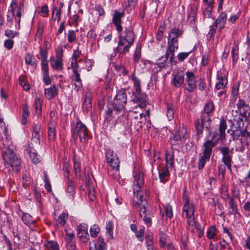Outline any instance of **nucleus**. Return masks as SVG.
Returning <instances> with one entry per match:
<instances>
[{
  "mask_svg": "<svg viewBox=\"0 0 250 250\" xmlns=\"http://www.w3.org/2000/svg\"><path fill=\"white\" fill-rule=\"evenodd\" d=\"M169 56L170 59L169 61L171 62L173 60L174 58L172 59H171V55L170 54H167V51L166 52L165 56H162L161 58H160L159 59V61H160L159 62L157 63L158 66L160 68H163L166 65V62L168 60V58Z\"/></svg>",
  "mask_w": 250,
  "mask_h": 250,
  "instance_id": "obj_34",
  "label": "nucleus"
},
{
  "mask_svg": "<svg viewBox=\"0 0 250 250\" xmlns=\"http://www.w3.org/2000/svg\"><path fill=\"white\" fill-rule=\"evenodd\" d=\"M106 158L108 164L113 169L118 170L119 169L120 162L117 155L112 149H109L106 152Z\"/></svg>",
  "mask_w": 250,
  "mask_h": 250,
  "instance_id": "obj_14",
  "label": "nucleus"
},
{
  "mask_svg": "<svg viewBox=\"0 0 250 250\" xmlns=\"http://www.w3.org/2000/svg\"><path fill=\"white\" fill-rule=\"evenodd\" d=\"M40 127L38 125H34L33 126V132L30 142L28 144V148H33L39 146L40 139L39 132Z\"/></svg>",
  "mask_w": 250,
  "mask_h": 250,
  "instance_id": "obj_16",
  "label": "nucleus"
},
{
  "mask_svg": "<svg viewBox=\"0 0 250 250\" xmlns=\"http://www.w3.org/2000/svg\"><path fill=\"white\" fill-rule=\"evenodd\" d=\"M188 135L186 128L179 126L178 130L172 134L169 139V143L172 149H177L178 147L183 145Z\"/></svg>",
  "mask_w": 250,
  "mask_h": 250,
  "instance_id": "obj_6",
  "label": "nucleus"
},
{
  "mask_svg": "<svg viewBox=\"0 0 250 250\" xmlns=\"http://www.w3.org/2000/svg\"><path fill=\"white\" fill-rule=\"evenodd\" d=\"M77 236L83 242H86L88 240L89 234L88 233V226L86 224H80L77 227Z\"/></svg>",
  "mask_w": 250,
  "mask_h": 250,
  "instance_id": "obj_20",
  "label": "nucleus"
},
{
  "mask_svg": "<svg viewBox=\"0 0 250 250\" xmlns=\"http://www.w3.org/2000/svg\"><path fill=\"white\" fill-rule=\"evenodd\" d=\"M22 107V115L21 119V123L23 125H25L27 123V117L29 116V112L28 110L27 105L25 104H23Z\"/></svg>",
  "mask_w": 250,
  "mask_h": 250,
  "instance_id": "obj_36",
  "label": "nucleus"
},
{
  "mask_svg": "<svg viewBox=\"0 0 250 250\" xmlns=\"http://www.w3.org/2000/svg\"><path fill=\"white\" fill-rule=\"evenodd\" d=\"M229 205L232 210V212L230 211L229 212V214H236L237 212L236 205L234 199L232 198H229Z\"/></svg>",
  "mask_w": 250,
  "mask_h": 250,
  "instance_id": "obj_49",
  "label": "nucleus"
},
{
  "mask_svg": "<svg viewBox=\"0 0 250 250\" xmlns=\"http://www.w3.org/2000/svg\"><path fill=\"white\" fill-rule=\"evenodd\" d=\"M67 218V215L66 213H62L58 217V222L61 224L64 225Z\"/></svg>",
  "mask_w": 250,
  "mask_h": 250,
  "instance_id": "obj_59",
  "label": "nucleus"
},
{
  "mask_svg": "<svg viewBox=\"0 0 250 250\" xmlns=\"http://www.w3.org/2000/svg\"><path fill=\"white\" fill-rule=\"evenodd\" d=\"M89 250H105L106 244L104 243V239L99 237L96 242H94L93 246H91V244H89Z\"/></svg>",
  "mask_w": 250,
  "mask_h": 250,
  "instance_id": "obj_23",
  "label": "nucleus"
},
{
  "mask_svg": "<svg viewBox=\"0 0 250 250\" xmlns=\"http://www.w3.org/2000/svg\"><path fill=\"white\" fill-rule=\"evenodd\" d=\"M21 219L23 223L27 226L35 223V221L33 220L32 217L29 214L26 213L22 214Z\"/></svg>",
  "mask_w": 250,
  "mask_h": 250,
  "instance_id": "obj_35",
  "label": "nucleus"
},
{
  "mask_svg": "<svg viewBox=\"0 0 250 250\" xmlns=\"http://www.w3.org/2000/svg\"><path fill=\"white\" fill-rule=\"evenodd\" d=\"M17 2L13 1L10 5L11 9L8 11L7 19L8 21H11L14 17V9L18 7Z\"/></svg>",
  "mask_w": 250,
  "mask_h": 250,
  "instance_id": "obj_32",
  "label": "nucleus"
},
{
  "mask_svg": "<svg viewBox=\"0 0 250 250\" xmlns=\"http://www.w3.org/2000/svg\"><path fill=\"white\" fill-rule=\"evenodd\" d=\"M183 31L174 27L170 29L167 37V54L171 55V59L174 58V52L179 48L178 39L182 36Z\"/></svg>",
  "mask_w": 250,
  "mask_h": 250,
  "instance_id": "obj_5",
  "label": "nucleus"
},
{
  "mask_svg": "<svg viewBox=\"0 0 250 250\" xmlns=\"http://www.w3.org/2000/svg\"><path fill=\"white\" fill-rule=\"evenodd\" d=\"M35 108L36 113L38 115H40L42 113V101L39 98H36L35 101Z\"/></svg>",
  "mask_w": 250,
  "mask_h": 250,
  "instance_id": "obj_44",
  "label": "nucleus"
},
{
  "mask_svg": "<svg viewBox=\"0 0 250 250\" xmlns=\"http://www.w3.org/2000/svg\"><path fill=\"white\" fill-rule=\"evenodd\" d=\"M111 107H108V109L106 111V115L105 116V120L109 122L111 120V116L112 114L113 111L115 112L114 110V107L112 106V104H111Z\"/></svg>",
  "mask_w": 250,
  "mask_h": 250,
  "instance_id": "obj_51",
  "label": "nucleus"
},
{
  "mask_svg": "<svg viewBox=\"0 0 250 250\" xmlns=\"http://www.w3.org/2000/svg\"><path fill=\"white\" fill-rule=\"evenodd\" d=\"M72 136L76 140L79 138L82 143H86L89 138L88 129L86 126L81 122H78L76 126L72 129Z\"/></svg>",
  "mask_w": 250,
  "mask_h": 250,
  "instance_id": "obj_9",
  "label": "nucleus"
},
{
  "mask_svg": "<svg viewBox=\"0 0 250 250\" xmlns=\"http://www.w3.org/2000/svg\"><path fill=\"white\" fill-rule=\"evenodd\" d=\"M174 109L173 107L170 105H168L167 106L166 115L169 121H171L173 119L174 116Z\"/></svg>",
  "mask_w": 250,
  "mask_h": 250,
  "instance_id": "obj_46",
  "label": "nucleus"
},
{
  "mask_svg": "<svg viewBox=\"0 0 250 250\" xmlns=\"http://www.w3.org/2000/svg\"><path fill=\"white\" fill-rule=\"evenodd\" d=\"M242 133L243 132L241 130H236L233 131L231 134L233 139H238L240 135H241V137H242Z\"/></svg>",
  "mask_w": 250,
  "mask_h": 250,
  "instance_id": "obj_64",
  "label": "nucleus"
},
{
  "mask_svg": "<svg viewBox=\"0 0 250 250\" xmlns=\"http://www.w3.org/2000/svg\"><path fill=\"white\" fill-rule=\"evenodd\" d=\"M44 187L48 192L51 191V186L46 173H44Z\"/></svg>",
  "mask_w": 250,
  "mask_h": 250,
  "instance_id": "obj_50",
  "label": "nucleus"
},
{
  "mask_svg": "<svg viewBox=\"0 0 250 250\" xmlns=\"http://www.w3.org/2000/svg\"><path fill=\"white\" fill-rule=\"evenodd\" d=\"M166 167L172 168L174 163V154L173 151H167L165 156Z\"/></svg>",
  "mask_w": 250,
  "mask_h": 250,
  "instance_id": "obj_28",
  "label": "nucleus"
},
{
  "mask_svg": "<svg viewBox=\"0 0 250 250\" xmlns=\"http://www.w3.org/2000/svg\"><path fill=\"white\" fill-rule=\"evenodd\" d=\"M74 169L76 175L79 176L81 173V165L80 162L75 158H74Z\"/></svg>",
  "mask_w": 250,
  "mask_h": 250,
  "instance_id": "obj_45",
  "label": "nucleus"
},
{
  "mask_svg": "<svg viewBox=\"0 0 250 250\" xmlns=\"http://www.w3.org/2000/svg\"><path fill=\"white\" fill-rule=\"evenodd\" d=\"M134 96L132 99V102L137 103L140 108H145L147 103V97L146 94L142 93L141 92L133 93Z\"/></svg>",
  "mask_w": 250,
  "mask_h": 250,
  "instance_id": "obj_21",
  "label": "nucleus"
},
{
  "mask_svg": "<svg viewBox=\"0 0 250 250\" xmlns=\"http://www.w3.org/2000/svg\"><path fill=\"white\" fill-rule=\"evenodd\" d=\"M134 61L135 62H137L141 57V50L140 49L137 48L134 54Z\"/></svg>",
  "mask_w": 250,
  "mask_h": 250,
  "instance_id": "obj_63",
  "label": "nucleus"
},
{
  "mask_svg": "<svg viewBox=\"0 0 250 250\" xmlns=\"http://www.w3.org/2000/svg\"><path fill=\"white\" fill-rule=\"evenodd\" d=\"M50 65L54 69L62 70L63 68L62 60L55 59L52 57L50 58Z\"/></svg>",
  "mask_w": 250,
  "mask_h": 250,
  "instance_id": "obj_26",
  "label": "nucleus"
},
{
  "mask_svg": "<svg viewBox=\"0 0 250 250\" xmlns=\"http://www.w3.org/2000/svg\"><path fill=\"white\" fill-rule=\"evenodd\" d=\"M7 130L3 119L0 117V139L2 145V156L6 167L10 166L16 172L20 170L21 160L13 150L10 148V141L7 138Z\"/></svg>",
  "mask_w": 250,
  "mask_h": 250,
  "instance_id": "obj_1",
  "label": "nucleus"
},
{
  "mask_svg": "<svg viewBox=\"0 0 250 250\" xmlns=\"http://www.w3.org/2000/svg\"><path fill=\"white\" fill-rule=\"evenodd\" d=\"M146 245H147L148 250H153L152 238L149 236H148L146 238Z\"/></svg>",
  "mask_w": 250,
  "mask_h": 250,
  "instance_id": "obj_62",
  "label": "nucleus"
},
{
  "mask_svg": "<svg viewBox=\"0 0 250 250\" xmlns=\"http://www.w3.org/2000/svg\"><path fill=\"white\" fill-rule=\"evenodd\" d=\"M100 231V228L98 225L94 224L90 229V234L91 237H96Z\"/></svg>",
  "mask_w": 250,
  "mask_h": 250,
  "instance_id": "obj_43",
  "label": "nucleus"
},
{
  "mask_svg": "<svg viewBox=\"0 0 250 250\" xmlns=\"http://www.w3.org/2000/svg\"><path fill=\"white\" fill-rule=\"evenodd\" d=\"M186 82L188 84V87H186L185 89L189 92H192L197 87V81L196 80L195 76L193 72L191 71L186 72Z\"/></svg>",
  "mask_w": 250,
  "mask_h": 250,
  "instance_id": "obj_18",
  "label": "nucleus"
},
{
  "mask_svg": "<svg viewBox=\"0 0 250 250\" xmlns=\"http://www.w3.org/2000/svg\"><path fill=\"white\" fill-rule=\"evenodd\" d=\"M183 216H186L187 218V222L189 226L192 229L196 228V224L194 221V208L192 204H189L188 198L186 196L183 197Z\"/></svg>",
  "mask_w": 250,
  "mask_h": 250,
  "instance_id": "obj_8",
  "label": "nucleus"
},
{
  "mask_svg": "<svg viewBox=\"0 0 250 250\" xmlns=\"http://www.w3.org/2000/svg\"><path fill=\"white\" fill-rule=\"evenodd\" d=\"M217 144L216 141L211 140H208L204 142L203 153L199 154L200 158L198 160V168L199 169H202L206 163L209 160L212 149Z\"/></svg>",
  "mask_w": 250,
  "mask_h": 250,
  "instance_id": "obj_7",
  "label": "nucleus"
},
{
  "mask_svg": "<svg viewBox=\"0 0 250 250\" xmlns=\"http://www.w3.org/2000/svg\"><path fill=\"white\" fill-rule=\"evenodd\" d=\"M65 232L66 243H71V242H76L75 235L73 232L68 229L65 230Z\"/></svg>",
  "mask_w": 250,
  "mask_h": 250,
  "instance_id": "obj_40",
  "label": "nucleus"
},
{
  "mask_svg": "<svg viewBox=\"0 0 250 250\" xmlns=\"http://www.w3.org/2000/svg\"><path fill=\"white\" fill-rule=\"evenodd\" d=\"M217 80L215 89H224L228 83V73L224 71H218L217 74Z\"/></svg>",
  "mask_w": 250,
  "mask_h": 250,
  "instance_id": "obj_17",
  "label": "nucleus"
},
{
  "mask_svg": "<svg viewBox=\"0 0 250 250\" xmlns=\"http://www.w3.org/2000/svg\"><path fill=\"white\" fill-rule=\"evenodd\" d=\"M240 117H234L233 120L237 122H242V118L248 119L250 116V106L243 99H239L236 104Z\"/></svg>",
  "mask_w": 250,
  "mask_h": 250,
  "instance_id": "obj_11",
  "label": "nucleus"
},
{
  "mask_svg": "<svg viewBox=\"0 0 250 250\" xmlns=\"http://www.w3.org/2000/svg\"><path fill=\"white\" fill-rule=\"evenodd\" d=\"M217 28V27H216L213 24L209 26V30L207 35L208 40L212 41L214 40Z\"/></svg>",
  "mask_w": 250,
  "mask_h": 250,
  "instance_id": "obj_39",
  "label": "nucleus"
},
{
  "mask_svg": "<svg viewBox=\"0 0 250 250\" xmlns=\"http://www.w3.org/2000/svg\"><path fill=\"white\" fill-rule=\"evenodd\" d=\"M169 167H166L162 168L159 172V176L161 182L165 183L167 181V178L169 176Z\"/></svg>",
  "mask_w": 250,
  "mask_h": 250,
  "instance_id": "obj_30",
  "label": "nucleus"
},
{
  "mask_svg": "<svg viewBox=\"0 0 250 250\" xmlns=\"http://www.w3.org/2000/svg\"><path fill=\"white\" fill-rule=\"evenodd\" d=\"M125 14L124 11L120 12L117 10L114 11L112 21L116 27V30L117 32H120L123 30V27L121 25L122 19L124 17Z\"/></svg>",
  "mask_w": 250,
  "mask_h": 250,
  "instance_id": "obj_19",
  "label": "nucleus"
},
{
  "mask_svg": "<svg viewBox=\"0 0 250 250\" xmlns=\"http://www.w3.org/2000/svg\"><path fill=\"white\" fill-rule=\"evenodd\" d=\"M28 154L31 161L34 164H37L41 161V157L38 155L36 150L33 148H28Z\"/></svg>",
  "mask_w": 250,
  "mask_h": 250,
  "instance_id": "obj_27",
  "label": "nucleus"
},
{
  "mask_svg": "<svg viewBox=\"0 0 250 250\" xmlns=\"http://www.w3.org/2000/svg\"><path fill=\"white\" fill-rule=\"evenodd\" d=\"M118 33L119 34L118 46L114 49V53L112 54L113 57L116 56L117 53H119L120 55L128 53L135 39V35L131 25L124 27L122 30Z\"/></svg>",
  "mask_w": 250,
  "mask_h": 250,
  "instance_id": "obj_2",
  "label": "nucleus"
},
{
  "mask_svg": "<svg viewBox=\"0 0 250 250\" xmlns=\"http://www.w3.org/2000/svg\"><path fill=\"white\" fill-rule=\"evenodd\" d=\"M212 7H208L203 11L204 18H210L212 14Z\"/></svg>",
  "mask_w": 250,
  "mask_h": 250,
  "instance_id": "obj_56",
  "label": "nucleus"
},
{
  "mask_svg": "<svg viewBox=\"0 0 250 250\" xmlns=\"http://www.w3.org/2000/svg\"><path fill=\"white\" fill-rule=\"evenodd\" d=\"M52 19L54 20H57L58 22L61 20V14H62V8L61 7L58 9L57 7L54 5L52 9Z\"/></svg>",
  "mask_w": 250,
  "mask_h": 250,
  "instance_id": "obj_31",
  "label": "nucleus"
},
{
  "mask_svg": "<svg viewBox=\"0 0 250 250\" xmlns=\"http://www.w3.org/2000/svg\"><path fill=\"white\" fill-rule=\"evenodd\" d=\"M231 55L233 62L237 61L239 59L238 47L237 45H234L231 49Z\"/></svg>",
  "mask_w": 250,
  "mask_h": 250,
  "instance_id": "obj_48",
  "label": "nucleus"
},
{
  "mask_svg": "<svg viewBox=\"0 0 250 250\" xmlns=\"http://www.w3.org/2000/svg\"><path fill=\"white\" fill-rule=\"evenodd\" d=\"M67 192L70 196H73L75 193L74 183L70 180H68L67 183Z\"/></svg>",
  "mask_w": 250,
  "mask_h": 250,
  "instance_id": "obj_41",
  "label": "nucleus"
},
{
  "mask_svg": "<svg viewBox=\"0 0 250 250\" xmlns=\"http://www.w3.org/2000/svg\"><path fill=\"white\" fill-rule=\"evenodd\" d=\"M172 82L175 86L181 87L184 82V74L183 72H178L173 77Z\"/></svg>",
  "mask_w": 250,
  "mask_h": 250,
  "instance_id": "obj_24",
  "label": "nucleus"
},
{
  "mask_svg": "<svg viewBox=\"0 0 250 250\" xmlns=\"http://www.w3.org/2000/svg\"><path fill=\"white\" fill-rule=\"evenodd\" d=\"M132 81L133 82L134 87L136 92L139 93L141 92L140 81V80L135 75L134 72L132 74Z\"/></svg>",
  "mask_w": 250,
  "mask_h": 250,
  "instance_id": "obj_38",
  "label": "nucleus"
},
{
  "mask_svg": "<svg viewBox=\"0 0 250 250\" xmlns=\"http://www.w3.org/2000/svg\"><path fill=\"white\" fill-rule=\"evenodd\" d=\"M91 93L86 92L84 95V101L83 104V106L87 110H89L92 107V101H91Z\"/></svg>",
  "mask_w": 250,
  "mask_h": 250,
  "instance_id": "obj_29",
  "label": "nucleus"
},
{
  "mask_svg": "<svg viewBox=\"0 0 250 250\" xmlns=\"http://www.w3.org/2000/svg\"><path fill=\"white\" fill-rule=\"evenodd\" d=\"M14 45V41L12 39L6 40L4 42V45L8 49H11Z\"/></svg>",
  "mask_w": 250,
  "mask_h": 250,
  "instance_id": "obj_61",
  "label": "nucleus"
},
{
  "mask_svg": "<svg viewBox=\"0 0 250 250\" xmlns=\"http://www.w3.org/2000/svg\"><path fill=\"white\" fill-rule=\"evenodd\" d=\"M127 97L125 89H120L117 93L115 97L112 106L116 114L123 111L126 104Z\"/></svg>",
  "mask_w": 250,
  "mask_h": 250,
  "instance_id": "obj_10",
  "label": "nucleus"
},
{
  "mask_svg": "<svg viewBox=\"0 0 250 250\" xmlns=\"http://www.w3.org/2000/svg\"><path fill=\"white\" fill-rule=\"evenodd\" d=\"M25 62L27 64L34 66L36 64V60L33 55L27 54L25 56Z\"/></svg>",
  "mask_w": 250,
  "mask_h": 250,
  "instance_id": "obj_42",
  "label": "nucleus"
},
{
  "mask_svg": "<svg viewBox=\"0 0 250 250\" xmlns=\"http://www.w3.org/2000/svg\"><path fill=\"white\" fill-rule=\"evenodd\" d=\"M137 2V0H128L127 4L126 2H125L123 6L125 7V10H126L129 13L135 7Z\"/></svg>",
  "mask_w": 250,
  "mask_h": 250,
  "instance_id": "obj_37",
  "label": "nucleus"
},
{
  "mask_svg": "<svg viewBox=\"0 0 250 250\" xmlns=\"http://www.w3.org/2000/svg\"><path fill=\"white\" fill-rule=\"evenodd\" d=\"M227 123L225 120H222L220 121L219 132H214L211 138V140L213 141H216V143H218L219 141H223L225 140V131L227 128Z\"/></svg>",
  "mask_w": 250,
  "mask_h": 250,
  "instance_id": "obj_15",
  "label": "nucleus"
},
{
  "mask_svg": "<svg viewBox=\"0 0 250 250\" xmlns=\"http://www.w3.org/2000/svg\"><path fill=\"white\" fill-rule=\"evenodd\" d=\"M198 7L196 5H192L190 6L189 17H196Z\"/></svg>",
  "mask_w": 250,
  "mask_h": 250,
  "instance_id": "obj_53",
  "label": "nucleus"
},
{
  "mask_svg": "<svg viewBox=\"0 0 250 250\" xmlns=\"http://www.w3.org/2000/svg\"><path fill=\"white\" fill-rule=\"evenodd\" d=\"M133 174L134 178L133 186L134 196L133 201L135 203V205H137L138 208H140L139 215L142 217L143 214H145L146 212L145 208L146 200L143 199V196L140 190L142 185L144 183L143 175L141 172H139L137 174L136 172H134Z\"/></svg>",
  "mask_w": 250,
  "mask_h": 250,
  "instance_id": "obj_3",
  "label": "nucleus"
},
{
  "mask_svg": "<svg viewBox=\"0 0 250 250\" xmlns=\"http://www.w3.org/2000/svg\"><path fill=\"white\" fill-rule=\"evenodd\" d=\"M232 150L233 149L230 150L228 146L220 147L219 148V150L222 154V162L230 170L231 169Z\"/></svg>",
  "mask_w": 250,
  "mask_h": 250,
  "instance_id": "obj_12",
  "label": "nucleus"
},
{
  "mask_svg": "<svg viewBox=\"0 0 250 250\" xmlns=\"http://www.w3.org/2000/svg\"><path fill=\"white\" fill-rule=\"evenodd\" d=\"M71 67L73 70V75L72 76V80L75 82V89L78 91L80 88L82 87V80L80 78V75L78 71L79 66L77 61H72L71 63Z\"/></svg>",
  "mask_w": 250,
  "mask_h": 250,
  "instance_id": "obj_13",
  "label": "nucleus"
},
{
  "mask_svg": "<svg viewBox=\"0 0 250 250\" xmlns=\"http://www.w3.org/2000/svg\"><path fill=\"white\" fill-rule=\"evenodd\" d=\"M41 65L42 73L44 74L48 73V65L47 61H42Z\"/></svg>",
  "mask_w": 250,
  "mask_h": 250,
  "instance_id": "obj_60",
  "label": "nucleus"
},
{
  "mask_svg": "<svg viewBox=\"0 0 250 250\" xmlns=\"http://www.w3.org/2000/svg\"><path fill=\"white\" fill-rule=\"evenodd\" d=\"M57 89L55 85L51 86L50 88L45 89V96L48 100L53 99L57 95Z\"/></svg>",
  "mask_w": 250,
  "mask_h": 250,
  "instance_id": "obj_25",
  "label": "nucleus"
},
{
  "mask_svg": "<svg viewBox=\"0 0 250 250\" xmlns=\"http://www.w3.org/2000/svg\"><path fill=\"white\" fill-rule=\"evenodd\" d=\"M47 247L51 250H57L59 249V245L57 242L51 241L47 243Z\"/></svg>",
  "mask_w": 250,
  "mask_h": 250,
  "instance_id": "obj_55",
  "label": "nucleus"
},
{
  "mask_svg": "<svg viewBox=\"0 0 250 250\" xmlns=\"http://www.w3.org/2000/svg\"><path fill=\"white\" fill-rule=\"evenodd\" d=\"M215 228L212 226L209 228L207 232V236L209 239H213L215 235Z\"/></svg>",
  "mask_w": 250,
  "mask_h": 250,
  "instance_id": "obj_52",
  "label": "nucleus"
},
{
  "mask_svg": "<svg viewBox=\"0 0 250 250\" xmlns=\"http://www.w3.org/2000/svg\"><path fill=\"white\" fill-rule=\"evenodd\" d=\"M189 52H181L177 55V58L180 62L183 61L185 59L189 56Z\"/></svg>",
  "mask_w": 250,
  "mask_h": 250,
  "instance_id": "obj_58",
  "label": "nucleus"
},
{
  "mask_svg": "<svg viewBox=\"0 0 250 250\" xmlns=\"http://www.w3.org/2000/svg\"><path fill=\"white\" fill-rule=\"evenodd\" d=\"M48 139L50 141L54 140L56 136V128L55 124L50 123L48 126Z\"/></svg>",
  "mask_w": 250,
  "mask_h": 250,
  "instance_id": "obj_33",
  "label": "nucleus"
},
{
  "mask_svg": "<svg viewBox=\"0 0 250 250\" xmlns=\"http://www.w3.org/2000/svg\"><path fill=\"white\" fill-rule=\"evenodd\" d=\"M227 14L225 12H222L218 17L217 19L214 21V18H212L213 24L216 26L218 27L219 31L221 32L222 29L225 27V24L227 21Z\"/></svg>",
  "mask_w": 250,
  "mask_h": 250,
  "instance_id": "obj_22",
  "label": "nucleus"
},
{
  "mask_svg": "<svg viewBox=\"0 0 250 250\" xmlns=\"http://www.w3.org/2000/svg\"><path fill=\"white\" fill-rule=\"evenodd\" d=\"M214 109V105L212 102L207 103L204 107V111L207 115L201 116V121L199 119L195 121L197 133L199 137L202 136L203 129L207 130L209 135L211 134V131L209 130L211 120L208 116V114L213 112Z\"/></svg>",
  "mask_w": 250,
  "mask_h": 250,
  "instance_id": "obj_4",
  "label": "nucleus"
},
{
  "mask_svg": "<svg viewBox=\"0 0 250 250\" xmlns=\"http://www.w3.org/2000/svg\"><path fill=\"white\" fill-rule=\"evenodd\" d=\"M63 49L62 46H59L56 50V59L62 60Z\"/></svg>",
  "mask_w": 250,
  "mask_h": 250,
  "instance_id": "obj_57",
  "label": "nucleus"
},
{
  "mask_svg": "<svg viewBox=\"0 0 250 250\" xmlns=\"http://www.w3.org/2000/svg\"><path fill=\"white\" fill-rule=\"evenodd\" d=\"M40 57L39 59H41L42 61H47V51L43 50L41 47L40 49Z\"/></svg>",
  "mask_w": 250,
  "mask_h": 250,
  "instance_id": "obj_54",
  "label": "nucleus"
},
{
  "mask_svg": "<svg viewBox=\"0 0 250 250\" xmlns=\"http://www.w3.org/2000/svg\"><path fill=\"white\" fill-rule=\"evenodd\" d=\"M77 40L76 34L74 30H69L68 32L67 40L69 43H72Z\"/></svg>",
  "mask_w": 250,
  "mask_h": 250,
  "instance_id": "obj_47",
  "label": "nucleus"
}]
</instances>
